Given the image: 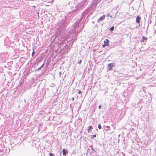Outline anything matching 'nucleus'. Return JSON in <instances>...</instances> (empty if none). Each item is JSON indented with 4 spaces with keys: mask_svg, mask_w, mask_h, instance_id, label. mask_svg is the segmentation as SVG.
<instances>
[{
    "mask_svg": "<svg viewBox=\"0 0 156 156\" xmlns=\"http://www.w3.org/2000/svg\"><path fill=\"white\" fill-rule=\"evenodd\" d=\"M109 45V41L108 39H106L104 41V44L102 45V47L105 48L106 46Z\"/></svg>",
    "mask_w": 156,
    "mask_h": 156,
    "instance_id": "nucleus-1",
    "label": "nucleus"
},
{
    "mask_svg": "<svg viewBox=\"0 0 156 156\" xmlns=\"http://www.w3.org/2000/svg\"><path fill=\"white\" fill-rule=\"evenodd\" d=\"M115 63H111L108 64V70H111L112 69V67L114 66L115 65Z\"/></svg>",
    "mask_w": 156,
    "mask_h": 156,
    "instance_id": "nucleus-2",
    "label": "nucleus"
},
{
    "mask_svg": "<svg viewBox=\"0 0 156 156\" xmlns=\"http://www.w3.org/2000/svg\"><path fill=\"white\" fill-rule=\"evenodd\" d=\"M62 152L63 156H66L68 153V151L64 148L63 149Z\"/></svg>",
    "mask_w": 156,
    "mask_h": 156,
    "instance_id": "nucleus-3",
    "label": "nucleus"
},
{
    "mask_svg": "<svg viewBox=\"0 0 156 156\" xmlns=\"http://www.w3.org/2000/svg\"><path fill=\"white\" fill-rule=\"evenodd\" d=\"M105 17V16L103 15L98 20V22H100L102 20H104Z\"/></svg>",
    "mask_w": 156,
    "mask_h": 156,
    "instance_id": "nucleus-4",
    "label": "nucleus"
},
{
    "mask_svg": "<svg viewBox=\"0 0 156 156\" xmlns=\"http://www.w3.org/2000/svg\"><path fill=\"white\" fill-rule=\"evenodd\" d=\"M141 19V18L140 16H137L136 19V23L139 24V25L140 24V20Z\"/></svg>",
    "mask_w": 156,
    "mask_h": 156,
    "instance_id": "nucleus-5",
    "label": "nucleus"
},
{
    "mask_svg": "<svg viewBox=\"0 0 156 156\" xmlns=\"http://www.w3.org/2000/svg\"><path fill=\"white\" fill-rule=\"evenodd\" d=\"M142 38H143V39H142L141 41L142 42H144V40H145L146 41L147 40V38L143 36L142 37Z\"/></svg>",
    "mask_w": 156,
    "mask_h": 156,
    "instance_id": "nucleus-6",
    "label": "nucleus"
},
{
    "mask_svg": "<svg viewBox=\"0 0 156 156\" xmlns=\"http://www.w3.org/2000/svg\"><path fill=\"white\" fill-rule=\"evenodd\" d=\"M93 129V127H92V126H89V127H88V129L87 130L88 132L89 133L90 132V129Z\"/></svg>",
    "mask_w": 156,
    "mask_h": 156,
    "instance_id": "nucleus-7",
    "label": "nucleus"
},
{
    "mask_svg": "<svg viewBox=\"0 0 156 156\" xmlns=\"http://www.w3.org/2000/svg\"><path fill=\"white\" fill-rule=\"evenodd\" d=\"M38 91L37 90L36 92L34 93V96H36V97H37V96L38 95Z\"/></svg>",
    "mask_w": 156,
    "mask_h": 156,
    "instance_id": "nucleus-8",
    "label": "nucleus"
},
{
    "mask_svg": "<svg viewBox=\"0 0 156 156\" xmlns=\"http://www.w3.org/2000/svg\"><path fill=\"white\" fill-rule=\"evenodd\" d=\"M114 26H112V27L109 29V30L111 31H112L114 29Z\"/></svg>",
    "mask_w": 156,
    "mask_h": 156,
    "instance_id": "nucleus-9",
    "label": "nucleus"
},
{
    "mask_svg": "<svg viewBox=\"0 0 156 156\" xmlns=\"http://www.w3.org/2000/svg\"><path fill=\"white\" fill-rule=\"evenodd\" d=\"M98 127L99 129H101V126L100 124H99L98 125Z\"/></svg>",
    "mask_w": 156,
    "mask_h": 156,
    "instance_id": "nucleus-10",
    "label": "nucleus"
},
{
    "mask_svg": "<svg viewBox=\"0 0 156 156\" xmlns=\"http://www.w3.org/2000/svg\"><path fill=\"white\" fill-rule=\"evenodd\" d=\"M49 155L50 156H55L54 154H52V153H49Z\"/></svg>",
    "mask_w": 156,
    "mask_h": 156,
    "instance_id": "nucleus-11",
    "label": "nucleus"
},
{
    "mask_svg": "<svg viewBox=\"0 0 156 156\" xmlns=\"http://www.w3.org/2000/svg\"><path fill=\"white\" fill-rule=\"evenodd\" d=\"M96 137V135H93L92 136V137H91V139H93V138H94V137Z\"/></svg>",
    "mask_w": 156,
    "mask_h": 156,
    "instance_id": "nucleus-12",
    "label": "nucleus"
},
{
    "mask_svg": "<svg viewBox=\"0 0 156 156\" xmlns=\"http://www.w3.org/2000/svg\"><path fill=\"white\" fill-rule=\"evenodd\" d=\"M39 70V68H36V69H35V71H38Z\"/></svg>",
    "mask_w": 156,
    "mask_h": 156,
    "instance_id": "nucleus-13",
    "label": "nucleus"
},
{
    "mask_svg": "<svg viewBox=\"0 0 156 156\" xmlns=\"http://www.w3.org/2000/svg\"><path fill=\"white\" fill-rule=\"evenodd\" d=\"M34 53H35V52H34V51H33V52H32V56H33V55L34 54Z\"/></svg>",
    "mask_w": 156,
    "mask_h": 156,
    "instance_id": "nucleus-14",
    "label": "nucleus"
},
{
    "mask_svg": "<svg viewBox=\"0 0 156 156\" xmlns=\"http://www.w3.org/2000/svg\"><path fill=\"white\" fill-rule=\"evenodd\" d=\"M81 61H82V60H80V61L79 62H78V64H80L81 63Z\"/></svg>",
    "mask_w": 156,
    "mask_h": 156,
    "instance_id": "nucleus-15",
    "label": "nucleus"
},
{
    "mask_svg": "<svg viewBox=\"0 0 156 156\" xmlns=\"http://www.w3.org/2000/svg\"><path fill=\"white\" fill-rule=\"evenodd\" d=\"M98 108L100 109H101V105H99V107H98Z\"/></svg>",
    "mask_w": 156,
    "mask_h": 156,
    "instance_id": "nucleus-16",
    "label": "nucleus"
},
{
    "mask_svg": "<svg viewBox=\"0 0 156 156\" xmlns=\"http://www.w3.org/2000/svg\"><path fill=\"white\" fill-rule=\"evenodd\" d=\"M81 93V91H79V92H78V94H80Z\"/></svg>",
    "mask_w": 156,
    "mask_h": 156,
    "instance_id": "nucleus-17",
    "label": "nucleus"
},
{
    "mask_svg": "<svg viewBox=\"0 0 156 156\" xmlns=\"http://www.w3.org/2000/svg\"><path fill=\"white\" fill-rule=\"evenodd\" d=\"M72 100H73H73H74V98H72Z\"/></svg>",
    "mask_w": 156,
    "mask_h": 156,
    "instance_id": "nucleus-18",
    "label": "nucleus"
},
{
    "mask_svg": "<svg viewBox=\"0 0 156 156\" xmlns=\"http://www.w3.org/2000/svg\"><path fill=\"white\" fill-rule=\"evenodd\" d=\"M37 13L38 14V15L39 14V12H37Z\"/></svg>",
    "mask_w": 156,
    "mask_h": 156,
    "instance_id": "nucleus-19",
    "label": "nucleus"
},
{
    "mask_svg": "<svg viewBox=\"0 0 156 156\" xmlns=\"http://www.w3.org/2000/svg\"><path fill=\"white\" fill-rule=\"evenodd\" d=\"M39 131V129H38V131Z\"/></svg>",
    "mask_w": 156,
    "mask_h": 156,
    "instance_id": "nucleus-20",
    "label": "nucleus"
}]
</instances>
